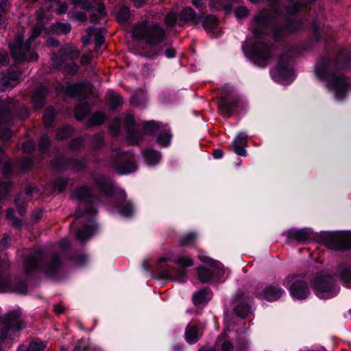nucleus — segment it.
<instances>
[{"label":"nucleus","mask_w":351,"mask_h":351,"mask_svg":"<svg viewBox=\"0 0 351 351\" xmlns=\"http://www.w3.org/2000/svg\"><path fill=\"white\" fill-rule=\"evenodd\" d=\"M269 23V18L264 13L257 14L250 25L253 38L246 40L243 49L252 59V61L259 66L264 67L267 64L270 57L269 47L262 40V36L265 33Z\"/></svg>","instance_id":"nucleus-1"},{"label":"nucleus","mask_w":351,"mask_h":351,"mask_svg":"<svg viewBox=\"0 0 351 351\" xmlns=\"http://www.w3.org/2000/svg\"><path fill=\"white\" fill-rule=\"evenodd\" d=\"M336 64L330 60L322 61L315 66V74L320 80L328 82L337 100L343 99L351 87V80L335 73Z\"/></svg>","instance_id":"nucleus-2"},{"label":"nucleus","mask_w":351,"mask_h":351,"mask_svg":"<svg viewBox=\"0 0 351 351\" xmlns=\"http://www.w3.org/2000/svg\"><path fill=\"white\" fill-rule=\"evenodd\" d=\"M134 38L145 41L151 46L159 45L165 38L164 29L156 24L149 25L143 21L136 25L132 30Z\"/></svg>","instance_id":"nucleus-3"},{"label":"nucleus","mask_w":351,"mask_h":351,"mask_svg":"<svg viewBox=\"0 0 351 351\" xmlns=\"http://www.w3.org/2000/svg\"><path fill=\"white\" fill-rule=\"evenodd\" d=\"M40 34V28L34 27L32 35L25 43L22 42L21 36H17L14 43L10 45L12 55L16 61L36 60L38 59V55L29 51V42L38 37Z\"/></svg>","instance_id":"nucleus-4"},{"label":"nucleus","mask_w":351,"mask_h":351,"mask_svg":"<svg viewBox=\"0 0 351 351\" xmlns=\"http://www.w3.org/2000/svg\"><path fill=\"white\" fill-rule=\"evenodd\" d=\"M25 326L20 309H14L9 311L3 322H0V351H2L1 345L8 336V331L19 330Z\"/></svg>","instance_id":"nucleus-5"},{"label":"nucleus","mask_w":351,"mask_h":351,"mask_svg":"<svg viewBox=\"0 0 351 351\" xmlns=\"http://www.w3.org/2000/svg\"><path fill=\"white\" fill-rule=\"evenodd\" d=\"M314 290L317 296L324 299L332 298L338 293L334 279L329 275L317 276L314 282Z\"/></svg>","instance_id":"nucleus-6"},{"label":"nucleus","mask_w":351,"mask_h":351,"mask_svg":"<svg viewBox=\"0 0 351 351\" xmlns=\"http://www.w3.org/2000/svg\"><path fill=\"white\" fill-rule=\"evenodd\" d=\"M134 123V119L132 115H127L125 117L123 121L121 118L116 119L110 126V130L113 135L119 134L121 125H124L128 131V139L132 144L138 143L142 137V132L139 131H134L132 128Z\"/></svg>","instance_id":"nucleus-7"},{"label":"nucleus","mask_w":351,"mask_h":351,"mask_svg":"<svg viewBox=\"0 0 351 351\" xmlns=\"http://www.w3.org/2000/svg\"><path fill=\"white\" fill-rule=\"evenodd\" d=\"M271 75L274 81L282 85L290 84L294 76L287 59L285 60L283 58L280 60L277 66L271 70Z\"/></svg>","instance_id":"nucleus-8"},{"label":"nucleus","mask_w":351,"mask_h":351,"mask_svg":"<svg viewBox=\"0 0 351 351\" xmlns=\"http://www.w3.org/2000/svg\"><path fill=\"white\" fill-rule=\"evenodd\" d=\"M80 52L72 46H67L64 49H62L60 51V56L63 61H73L74 59L77 58L79 56ZM57 66L62 67L64 71L70 74L75 73L77 71L78 66L76 64L69 62L58 64L56 63Z\"/></svg>","instance_id":"nucleus-9"},{"label":"nucleus","mask_w":351,"mask_h":351,"mask_svg":"<svg viewBox=\"0 0 351 351\" xmlns=\"http://www.w3.org/2000/svg\"><path fill=\"white\" fill-rule=\"evenodd\" d=\"M283 290L279 287L271 285L265 287H258L255 291V294L258 297H262L269 302L278 300L282 295Z\"/></svg>","instance_id":"nucleus-10"},{"label":"nucleus","mask_w":351,"mask_h":351,"mask_svg":"<svg viewBox=\"0 0 351 351\" xmlns=\"http://www.w3.org/2000/svg\"><path fill=\"white\" fill-rule=\"evenodd\" d=\"M291 295L297 299H304L310 293L306 283L301 279L295 280L290 287Z\"/></svg>","instance_id":"nucleus-11"},{"label":"nucleus","mask_w":351,"mask_h":351,"mask_svg":"<svg viewBox=\"0 0 351 351\" xmlns=\"http://www.w3.org/2000/svg\"><path fill=\"white\" fill-rule=\"evenodd\" d=\"M239 102L238 99L229 101L223 97L219 101V108L224 117H229L233 114L234 108L239 106Z\"/></svg>","instance_id":"nucleus-12"},{"label":"nucleus","mask_w":351,"mask_h":351,"mask_svg":"<svg viewBox=\"0 0 351 351\" xmlns=\"http://www.w3.org/2000/svg\"><path fill=\"white\" fill-rule=\"evenodd\" d=\"M95 184L97 188L107 196L111 195L114 190L112 180L103 176L95 178Z\"/></svg>","instance_id":"nucleus-13"},{"label":"nucleus","mask_w":351,"mask_h":351,"mask_svg":"<svg viewBox=\"0 0 351 351\" xmlns=\"http://www.w3.org/2000/svg\"><path fill=\"white\" fill-rule=\"evenodd\" d=\"M247 135L245 132H240L234 138L232 147L234 152L239 156H246V150L244 147L247 145Z\"/></svg>","instance_id":"nucleus-14"},{"label":"nucleus","mask_w":351,"mask_h":351,"mask_svg":"<svg viewBox=\"0 0 351 351\" xmlns=\"http://www.w3.org/2000/svg\"><path fill=\"white\" fill-rule=\"evenodd\" d=\"M119 193L120 202L118 206V212L123 217H130L134 212V208L131 202L125 201V193L122 191H120Z\"/></svg>","instance_id":"nucleus-15"},{"label":"nucleus","mask_w":351,"mask_h":351,"mask_svg":"<svg viewBox=\"0 0 351 351\" xmlns=\"http://www.w3.org/2000/svg\"><path fill=\"white\" fill-rule=\"evenodd\" d=\"M180 19L186 22H191L197 25L202 21V16L195 14L194 10L191 8H184L180 14Z\"/></svg>","instance_id":"nucleus-16"},{"label":"nucleus","mask_w":351,"mask_h":351,"mask_svg":"<svg viewBox=\"0 0 351 351\" xmlns=\"http://www.w3.org/2000/svg\"><path fill=\"white\" fill-rule=\"evenodd\" d=\"M288 237L289 239H294L298 242L302 243L306 241L310 235L311 234V232L308 229H291L288 232Z\"/></svg>","instance_id":"nucleus-17"},{"label":"nucleus","mask_w":351,"mask_h":351,"mask_svg":"<svg viewBox=\"0 0 351 351\" xmlns=\"http://www.w3.org/2000/svg\"><path fill=\"white\" fill-rule=\"evenodd\" d=\"M46 94L47 89L43 86H40L34 93L32 101L35 108L43 106Z\"/></svg>","instance_id":"nucleus-18"},{"label":"nucleus","mask_w":351,"mask_h":351,"mask_svg":"<svg viewBox=\"0 0 351 351\" xmlns=\"http://www.w3.org/2000/svg\"><path fill=\"white\" fill-rule=\"evenodd\" d=\"M212 293L208 290L203 289L195 292L193 296V300L195 305L206 304L211 299Z\"/></svg>","instance_id":"nucleus-19"},{"label":"nucleus","mask_w":351,"mask_h":351,"mask_svg":"<svg viewBox=\"0 0 351 351\" xmlns=\"http://www.w3.org/2000/svg\"><path fill=\"white\" fill-rule=\"evenodd\" d=\"M199 258L202 262L212 266L215 269L213 271L216 273L215 274L218 276L219 278L224 274L223 265L219 262L213 260L204 255H199Z\"/></svg>","instance_id":"nucleus-20"},{"label":"nucleus","mask_w":351,"mask_h":351,"mask_svg":"<svg viewBox=\"0 0 351 351\" xmlns=\"http://www.w3.org/2000/svg\"><path fill=\"white\" fill-rule=\"evenodd\" d=\"M185 339L189 343H194L199 339L198 329L193 325H189L185 330Z\"/></svg>","instance_id":"nucleus-21"},{"label":"nucleus","mask_w":351,"mask_h":351,"mask_svg":"<svg viewBox=\"0 0 351 351\" xmlns=\"http://www.w3.org/2000/svg\"><path fill=\"white\" fill-rule=\"evenodd\" d=\"M16 291V289L13 285L12 280L9 276L0 275L1 292H11Z\"/></svg>","instance_id":"nucleus-22"},{"label":"nucleus","mask_w":351,"mask_h":351,"mask_svg":"<svg viewBox=\"0 0 351 351\" xmlns=\"http://www.w3.org/2000/svg\"><path fill=\"white\" fill-rule=\"evenodd\" d=\"M234 312L237 316L243 318L250 312V306L245 302L235 301Z\"/></svg>","instance_id":"nucleus-23"},{"label":"nucleus","mask_w":351,"mask_h":351,"mask_svg":"<svg viewBox=\"0 0 351 351\" xmlns=\"http://www.w3.org/2000/svg\"><path fill=\"white\" fill-rule=\"evenodd\" d=\"M94 226V222L93 221H88V225H87V229L86 230H79L77 231V237L81 241H84L86 239H89L93 233V228Z\"/></svg>","instance_id":"nucleus-24"},{"label":"nucleus","mask_w":351,"mask_h":351,"mask_svg":"<svg viewBox=\"0 0 351 351\" xmlns=\"http://www.w3.org/2000/svg\"><path fill=\"white\" fill-rule=\"evenodd\" d=\"M144 157L150 165H154L158 163L160 159V154L153 150H147L144 152Z\"/></svg>","instance_id":"nucleus-25"},{"label":"nucleus","mask_w":351,"mask_h":351,"mask_svg":"<svg viewBox=\"0 0 351 351\" xmlns=\"http://www.w3.org/2000/svg\"><path fill=\"white\" fill-rule=\"evenodd\" d=\"M160 134L157 137V142L162 146H167L169 144L171 135L167 129L160 128Z\"/></svg>","instance_id":"nucleus-26"},{"label":"nucleus","mask_w":351,"mask_h":351,"mask_svg":"<svg viewBox=\"0 0 351 351\" xmlns=\"http://www.w3.org/2000/svg\"><path fill=\"white\" fill-rule=\"evenodd\" d=\"M90 193V190L87 186H82L73 192V198L80 201L84 200L89 197Z\"/></svg>","instance_id":"nucleus-27"},{"label":"nucleus","mask_w":351,"mask_h":351,"mask_svg":"<svg viewBox=\"0 0 351 351\" xmlns=\"http://www.w3.org/2000/svg\"><path fill=\"white\" fill-rule=\"evenodd\" d=\"M87 33L89 36H93V38L96 42V45L98 47L104 43V37L101 34V31H99L94 28H88Z\"/></svg>","instance_id":"nucleus-28"},{"label":"nucleus","mask_w":351,"mask_h":351,"mask_svg":"<svg viewBox=\"0 0 351 351\" xmlns=\"http://www.w3.org/2000/svg\"><path fill=\"white\" fill-rule=\"evenodd\" d=\"M200 23H202L205 29L211 30L217 25V20L215 16L209 15L204 18L202 16Z\"/></svg>","instance_id":"nucleus-29"},{"label":"nucleus","mask_w":351,"mask_h":351,"mask_svg":"<svg viewBox=\"0 0 351 351\" xmlns=\"http://www.w3.org/2000/svg\"><path fill=\"white\" fill-rule=\"evenodd\" d=\"M90 110L89 106L87 104H82L78 106L75 112V118L77 120H82Z\"/></svg>","instance_id":"nucleus-30"},{"label":"nucleus","mask_w":351,"mask_h":351,"mask_svg":"<svg viewBox=\"0 0 351 351\" xmlns=\"http://www.w3.org/2000/svg\"><path fill=\"white\" fill-rule=\"evenodd\" d=\"M197 275L199 280L202 282H208L211 280L213 276L212 272L204 267L197 269Z\"/></svg>","instance_id":"nucleus-31"},{"label":"nucleus","mask_w":351,"mask_h":351,"mask_svg":"<svg viewBox=\"0 0 351 351\" xmlns=\"http://www.w3.org/2000/svg\"><path fill=\"white\" fill-rule=\"evenodd\" d=\"M117 20L121 23H124L130 18V9L128 7H121L116 11Z\"/></svg>","instance_id":"nucleus-32"},{"label":"nucleus","mask_w":351,"mask_h":351,"mask_svg":"<svg viewBox=\"0 0 351 351\" xmlns=\"http://www.w3.org/2000/svg\"><path fill=\"white\" fill-rule=\"evenodd\" d=\"M107 97L110 106L112 108H115L121 102L120 95L112 90L108 91Z\"/></svg>","instance_id":"nucleus-33"},{"label":"nucleus","mask_w":351,"mask_h":351,"mask_svg":"<svg viewBox=\"0 0 351 351\" xmlns=\"http://www.w3.org/2000/svg\"><path fill=\"white\" fill-rule=\"evenodd\" d=\"M161 125L154 121H149L144 125V133L145 134L152 135L156 131L160 130Z\"/></svg>","instance_id":"nucleus-34"},{"label":"nucleus","mask_w":351,"mask_h":351,"mask_svg":"<svg viewBox=\"0 0 351 351\" xmlns=\"http://www.w3.org/2000/svg\"><path fill=\"white\" fill-rule=\"evenodd\" d=\"M46 348V343L40 340L35 339L32 341L27 351H44ZM18 351H22L19 350Z\"/></svg>","instance_id":"nucleus-35"},{"label":"nucleus","mask_w":351,"mask_h":351,"mask_svg":"<svg viewBox=\"0 0 351 351\" xmlns=\"http://www.w3.org/2000/svg\"><path fill=\"white\" fill-rule=\"evenodd\" d=\"M54 114L55 112L52 108H48L46 109L43 114V123L45 127H49L51 125Z\"/></svg>","instance_id":"nucleus-36"},{"label":"nucleus","mask_w":351,"mask_h":351,"mask_svg":"<svg viewBox=\"0 0 351 351\" xmlns=\"http://www.w3.org/2000/svg\"><path fill=\"white\" fill-rule=\"evenodd\" d=\"M136 169V165L133 162H128L125 165L119 166L117 171L120 174H127L135 171Z\"/></svg>","instance_id":"nucleus-37"},{"label":"nucleus","mask_w":351,"mask_h":351,"mask_svg":"<svg viewBox=\"0 0 351 351\" xmlns=\"http://www.w3.org/2000/svg\"><path fill=\"white\" fill-rule=\"evenodd\" d=\"M83 86V84H75L69 86L66 90V94L69 96L74 97L82 90Z\"/></svg>","instance_id":"nucleus-38"},{"label":"nucleus","mask_w":351,"mask_h":351,"mask_svg":"<svg viewBox=\"0 0 351 351\" xmlns=\"http://www.w3.org/2000/svg\"><path fill=\"white\" fill-rule=\"evenodd\" d=\"M106 116L103 112H97L93 114L90 119V125H97L104 123Z\"/></svg>","instance_id":"nucleus-39"},{"label":"nucleus","mask_w":351,"mask_h":351,"mask_svg":"<svg viewBox=\"0 0 351 351\" xmlns=\"http://www.w3.org/2000/svg\"><path fill=\"white\" fill-rule=\"evenodd\" d=\"M21 77V73L19 71L9 72L8 73V83L10 87H14L19 81Z\"/></svg>","instance_id":"nucleus-40"},{"label":"nucleus","mask_w":351,"mask_h":351,"mask_svg":"<svg viewBox=\"0 0 351 351\" xmlns=\"http://www.w3.org/2000/svg\"><path fill=\"white\" fill-rule=\"evenodd\" d=\"M72 132V128L69 126H64L60 130L57 134L58 139H64L68 138Z\"/></svg>","instance_id":"nucleus-41"},{"label":"nucleus","mask_w":351,"mask_h":351,"mask_svg":"<svg viewBox=\"0 0 351 351\" xmlns=\"http://www.w3.org/2000/svg\"><path fill=\"white\" fill-rule=\"evenodd\" d=\"M178 264H179L181 267H190L193 264V261L189 256L182 255L180 256L177 260Z\"/></svg>","instance_id":"nucleus-42"},{"label":"nucleus","mask_w":351,"mask_h":351,"mask_svg":"<svg viewBox=\"0 0 351 351\" xmlns=\"http://www.w3.org/2000/svg\"><path fill=\"white\" fill-rule=\"evenodd\" d=\"M71 25L65 23H56L54 25V30L58 33H68L71 31Z\"/></svg>","instance_id":"nucleus-43"},{"label":"nucleus","mask_w":351,"mask_h":351,"mask_svg":"<svg viewBox=\"0 0 351 351\" xmlns=\"http://www.w3.org/2000/svg\"><path fill=\"white\" fill-rule=\"evenodd\" d=\"M98 14H99V16H97L95 14L91 15V16H90V21L92 23H97L99 21V19L100 17L104 16L106 15V12H105V10H104V5L100 4L99 5Z\"/></svg>","instance_id":"nucleus-44"},{"label":"nucleus","mask_w":351,"mask_h":351,"mask_svg":"<svg viewBox=\"0 0 351 351\" xmlns=\"http://www.w3.org/2000/svg\"><path fill=\"white\" fill-rule=\"evenodd\" d=\"M50 140L47 135L41 136L39 141V148L41 151L46 149L49 145Z\"/></svg>","instance_id":"nucleus-45"},{"label":"nucleus","mask_w":351,"mask_h":351,"mask_svg":"<svg viewBox=\"0 0 351 351\" xmlns=\"http://www.w3.org/2000/svg\"><path fill=\"white\" fill-rule=\"evenodd\" d=\"M177 16L173 12L169 13L165 17V23L169 27H172L176 22Z\"/></svg>","instance_id":"nucleus-46"},{"label":"nucleus","mask_w":351,"mask_h":351,"mask_svg":"<svg viewBox=\"0 0 351 351\" xmlns=\"http://www.w3.org/2000/svg\"><path fill=\"white\" fill-rule=\"evenodd\" d=\"M38 263V259L35 256L29 257L25 261V267L27 270L33 269Z\"/></svg>","instance_id":"nucleus-47"},{"label":"nucleus","mask_w":351,"mask_h":351,"mask_svg":"<svg viewBox=\"0 0 351 351\" xmlns=\"http://www.w3.org/2000/svg\"><path fill=\"white\" fill-rule=\"evenodd\" d=\"M195 238V235L193 233L189 234L181 239L180 243L182 245L191 244L194 241Z\"/></svg>","instance_id":"nucleus-48"},{"label":"nucleus","mask_w":351,"mask_h":351,"mask_svg":"<svg viewBox=\"0 0 351 351\" xmlns=\"http://www.w3.org/2000/svg\"><path fill=\"white\" fill-rule=\"evenodd\" d=\"M248 10L245 7H239L235 10V15L237 19H243L247 16Z\"/></svg>","instance_id":"nucleus-49"},{"label":"nucleus","mask_w":351,"mask_h":351,"mask_svg":"<svg viewBox=\"0 0 351 351\" xmlns=\"http://www.w3.org/2000/svg\"><path fill=\"white\" fill-rule=\"evenodd\" d=\"M14 212L12 209H9L7 211V217L12 220V222L16 226H20L21 225V222L18 219L15 218L13 216Z\"/></svg>","instance_id":"nucleus-50"},{"label":"nucleus","mask_w":351,"mask_h":351,"mask_svg":"<svg viewBox=\"0 0 351 351\" xmlns=\"http://www.w3.org/2000/svg\"><path fill=\"white\" fill-rule=\"evenodd\" d=\"M96 213V210L93 207L92 205H90L89 208H86L84 213V215H93ZM84 215V213H82L79 210L76 211L75 216L77 218H80Z\"/></svg>","instance_id":"nucleus-51"},{"label":"nucleus","mask_w":351,"mask_h":351,"mask_svg":"<svg viewBox=\"0 0 351 351\" xmlns=\"http://www.w3.org/2000/svg\"><path fill=\"white\" fill-rule=\"evenodd\" d=\"M186 276V271L184 270H182L180 271H178V274H176L173 277L175 278V280L180 282H183L185 281Z\"/></svg>","instance_id":"nucleus-52"},{"label":"nucleus","mask_w":351,"mask_h":351,"mask_svg":"<svg viewBox=\"0 0 351 351\" xmlns=\"http://www.w3.org/2000/svg\"><path fill=\"white\" fill-rule=\"evenodd\" d=\"M34 143L31 141L25 142L23 145V151L27 153H30L32 151L34 150Z\"/></svg>","instance_id":"nucleus-53"},{"label":"nucleus","mask_w":351,"mask_h":351,"mask_svg":"<svg viewBox=\"0 0 351 351\" xmlns=\"http://www.w3.org/2000/svg\"><path fill=\"white\" fill-rule=\"evenodd\" d=\"M93 58V55L90 52L84 53L81 58V62L82 64L89 63Z\"/></svg>","instance_id":"nucleus-54"},{"label":"nucleus","mask_w":351,"mask_h":351,"mask_svg":"<svg viewBox=\"0 0 351 351\" xmlns=\"http://www.w3.org/2000/svg\"><path fill=\"white\" fill-rule=\"evenodd\" d=\"M291 5V6L289 7L287 10V12L290 14H294L298 10H299V9L300 8V4H299L298 3H296V2L292 3Z\"/></svg>","instance_id":"nucleus-55"},{"label":"nucleus","mask_w":351,"mask_h":351,"mask_svg":"<svg viewBox=\"0 0 351 351\" xmlns=\"http://www.w3.org/2000/svg\"><path fill=\"white\" fill-rule=\"evenodd\" d=\"M58 8L56 9V12L58 14H63L67 10V5L64 3H57Z\"/></svg>","instance_id":"nucleus-56"},{"label":"nucleus","mask_w":351,"mask_h":351,"mask_svg":"<svg viewBox=\"0 0 351 351\" xmlns=\"http://www.w3.org/2000/svg\"><path fill=\"white\" fill-rule=\"evenodd\" d=\"M233 346L229 341H225L222 344L221 351H232Z\"/></svg>","instance_id":"nucleus-57"},{"label":"nucleus","mask_w":351,"mask_h":351,"mask_svg":"<svg viewBox=\"0 0 351 351\" xmlns=\"http://www.w3.org/2000/svg\"><path fill=\"white\" fill-rule=\"evenodd\" d=\"M11 188V184L9 182H4L0 184V193L5 192L6 193Z\"/></svg>","instance_id":"nucleus-58"},{"label":"nucleus","mask_w":351,"mask_h":351,"mask_svg":"<svg viewBox=\"0 0 351 351\" xmlns=\"http://www.w3.org/2000/svg\"><path fill=\"white\" fill-rule=\"evenodd\" d=\"M60 265V261L58 257H55L51 262V265L50 266V269L49 272L52 271L53 269L58 267V266Z\"/></svg>","instance_id":"nucleus-59"},{"label":"nucleus","mask_w":351,"mask_h":351,"mask_svg":"<svg viewBox=\"0 0 351 351\" xmlns=\"http://www.w3.org/2000/svg\"><path fill=\"white\" fill-rule=\"evenodd\" d=\"M176 50L172 48H169L165 51V56L168 58H173L176 56Z\"/></svg>","instance_id":"nucleus-60"},{"label":"nucleus","mask_w":351,"mask_h":351,"mask_svg":"<svg viewBox=\"0 0 351 351\" xmlns=\"http://www.w3.org/2000/svg\"><path fill=\"white\" fill-rule=\"evenodd\" d=\"M93 38V36H89L87 34V36H84L82 38V42L84 45H87L90 43V39Z\"/></svg>","instance_id":"nucleus-61"},{"label":"nucleus","mask_w":351,"mask_h":351,"mask_svg":"<svg viewBox=\"0 0 351 351\" xmlns=\"http://www.w3.org/2000/svg\"><path fill=\"white\" fill-rule=\"evenodd\" d=\"M54 311L57 315H59L63 312V307L60 304L54 305Z\"/></svg>","instance_id":"nucleus-62"},{"label":"nucleus","mask_w":351,"mask_h":351,"mask_svg":"<svg viewBox=\"0 0 351 351\" xmlns=\"http://www.w3.org/2000/svg\"><path fill=\"white\" fill-rule=\"evenodd\" d=\"M147 0H133L134 4L136 7L139 8L144 5Z\"/></svg>","instance_id":"nucleus-63"},{"label":"nucleus","mask_w":351,"mask_h":351,"mask_svg":"<svg viewBox=\"0 0 351 351\" xmlns=\"http://www.w3.org/2000/svg\"><path fill=\"white\" fill-rule=\"evenodd\" d=\"M60 244L62 248H66L69 246V241L66 239H64L60 241Z\"/></svg>","instance_id":"nucleus-64"}]
</instances>
